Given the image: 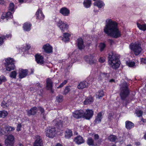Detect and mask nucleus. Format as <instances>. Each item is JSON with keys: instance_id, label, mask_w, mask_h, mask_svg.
I'll list each match as a JSON object with an SVG mask.
<instances>
[{"instance_id": "nucleus-1", "label": "nucleus", "mask_w": 146, "mask_h": 146, "mask_svg": "<svg viewBox=\"0 0 146 146\" xmlns=\"http://www.w3.org/2000/svg\"><path fill=\"white\" fill-rule=\"evenodd\" d=\"M104 31L108 36L114 38L120 37L121 35L118 28V23L110 19H107L106 20Z\"/></svg>"}, {"instance_id": "nucleus-2", "label": "nucleus", "mask_w": 146, "mask_h": 146, "mask_svg": "<svg viewBox=\"0 0 146 146\" xmlns=\"http://www.w3.org/2000/svg\"><path fill=\"white\" fill-rule=\"evenodd\" d=\"M109 64L114 69L118 68L120 65V62L115 53L113 52H110L108 57Z\"/></svg>"}, {"instance_id": "nucleus-3", "label": "nucleus", "mask_w": 146, "mask_h": 146, "mask_svg": "<svg viewBox=\"0 0 146 146\" xmlns=\"http://www.w3.org/2000/svg\"><path fill=\"white\" fill-rule=\"evenodd\" d=\"M38 110L41 112L42 117L44 119H45L47 113L44 111L43 108L40 106L38 107V108L35 107L32 108L29 110L28 111V115L29 116L34 115L37 112Z\"/></svg>"}, {"instance_id": "nucleus-4", "label": "nucleus", "mask_w": 146, "mask_h": 146, "mask_svg": "<svg viewBox=\"0 0 146 146\" xmlns=\"http://www.w3.org/2000/svg\"><path fill=\"white\" fill-rule=\"evenodd\" d=\"M121 92L120 96L122 99L124 100L129 94L127 84L125 82H123L120 85Z\"/></svg>"}, {"instance_id": "nucleus-5", "label": "nucleus", "mask_w": 146, "mask_h": 146, "mask_svg": "<svg viewBox=\"0 0 146 146\" xmlns=\"http://www.w3.org/2000/svg\"><path fill=\"white\" fill-rule=\"evenodd\" d=\"M130 48L133 51L136 55H138L141 52L142 49L141 44L139 43H132L129 45Z\"/></svg>"}, {"instance_id": "nucleus-6", "label": "nucleus", "mask_w": 146, "mask_h": 146, "mask_svg": "<svg viewBox=\"0 0 146 146\" xmlns=\"http://www.w3.org/2000/svg\"><path fill=\"white\" fill-rule=\"evenodd\" d=\"M5 64L7 70L10 71L15 69V65L13 59L8 58L5 60Z\"/></svg>"}, {"instance_id": "nucleus-7", "label": "nucleus", "mask_w": 146, "mask_h": 146, "mask_svg": "<svg viewBox=\"0 0 146 146\" xmlns=\"http://www.w3.org/2000/svg\"><path fill=\"white\" fill-rule=\"evenodd\" d=\"M55 22L57 26L60 28L62 32L65 31L68 27V25L67 23L59 19L56 18Z\"/></svg>"}, {"instance_id": "nucleus-8", "label": "nucleus", "mask_w": 146, "mask_h": 146, "mask_svg": "<svg viewBox=\"0 0 146 146\" xmlns=\"http://www.w3.org/2000/svg\"><path fill=\"white\" fill-rule=\"evenodd\" d=\"M56 129L54 128L49 127L47 128L46 131V135L50 138H53L55 135L56 133Z\"/></svg>"}, {"instance_id": "nucleus-9", "label": "nucleus", "mask_w": 146, "mask_h": 146, "mask_svg": "<svg viewBox=\"0 0 146 146\" xmlns=\"http://www.w3.org/2000/svg\"><path fill=\"white\" fill-rule=\"evenodd\" d=\"M15 128L9 126H5V127L0 129V133L4 134L6 133H9L10 131L15 130Z\"/></svg>"}, {"instance_id": "nucleus-10", "label": "nucleus", "mask_w": 146, "mask_h": 146, "mask_svg": "<svg viewBox=\"0 0 146 146\" xmlns=\"http://www.w3.org/2000/svg\"><path fill=\"white\" fill-rule=\"evenodd\" d=\"M35 141L34 143V146H42L43 141L41 137L38 135L35 136Z\"/></svg>"}, {"instance_id": "nucleus-11", "label": "nucleus", "mask_w": 146, "mask_h": 146, "mask_svg": "<svg viewBox=\"0 0 146 146\" xmlns=\"http://www.w3.org/2000/svg\"><path fill=\"white\" fill-rule=\"evenodd\" d=\"M84 111L82 110H76L73 112L72 115L73 117L77 119L83 117Z\"/></svg>"}, {"instance_id": "nucleus-12", "label": "nucleus", "mask_w": 146, "mask_h": 146, "mask_svg": "<svg viewBox=\"0 0 146 146\" xmlns=\"http://www.w3.org/2000/svg\"><path fill=\"white\" fill-rule=\"evenodd\" d=\"M84 59L86 61L90 64H93L96 61L94 59V56L92 55L86 56Z\"/></svg>"}, {"instance_id": "nucleus-13", "label": "nucleus", "mask_w": 146, "mask_h": 146, "mask_svg": "<svg viewBox=\"0 0 146 146\" xmlns=\"http://www.w3.org/2000/svg\"><path fill=\"white\" fill-rule=\"evenodd\" d=\"M93 114V111L90 110H87L86 112L84 113L83 117H85L86 119H89L91 118Z\"/></svg>"}, {"instance_id": "nucleus-14", "label": "nucleus", "mask_w": 146, "mask_h": 146, "mask_svg": "<svg viewBox=\"0 0 146 146\" xmlns=\"http://www.w3.org/2000/svg\"><path fill=\"white\" fill-rule=\"evenodd\" d=\"M42 48L44 51L47 53H50L52 52V47L49 44L47 43L44 45Z\"/></svg>"}, {"instance_id": "nucleus-15", "label": "nucleus", "mask_w": 146, "mask_h": 146, "mask_svg": "<svg viewBox=\"0 0 146 146\" xmlns=\"http://www.w3.org/2000/svg\"><path fill=\"white\" fill-rule=\"evenodd\" d=\"M28 74V71L27 70L20 69L19 72V78L22 79L25 77Z\"/></svg>"}, {"instance_id": "nucleus-16", "label": "nucleus", "mask_w": 146, "mask_h": 146, "mask_svg": "<svg viewBox=\"0 0 146 146\" xmlns=\"http://www.w3.org/2000/svg\"><path fill=\"white\" fill-rule=\"evenodd\" d=\"M74 141L77 144L80 145L84 142L83 137L80 136H78L74 138Z\"/></svg>"}, {"instance_id": "nucleus-17", "label": "nucleus", "mask_w": 146, "mask_h": 146, "mask_svg": "<svg viewBox=\"0 0 146 146\" xmlns=\"http://www.w3.org/2000/svg\"><path fill=\"white\" fill-rule=\"evenodd\" d=\"M60 13L64 16H68L70 13L69 10L67 8L64 7L60 10Z\"/></svg>"}, {"instance_id": "nucleus-18", "label": "nucleus", "mask_w": 146, "mask_h": 146, "mask_svg": "<svg viewBox=\"0 0 146 146\" xmlns=\"http://www.w3.org/2000/svg\"><path fill=\"white\" fill-rule=\"evenodd\" d=\"M35 59L38 64H41L44 63L43 57L39 54H37L35 55Z\"/></svg>"}, {"instance_id": "nucleus-19", "label": "nucleus", "mask_w": 146, "mask_h": 146, "mask_svg": "<svg viewBox=\"0 0 146 146\" xmlns=\"http://www.w3.org/2000/svg\"><path fill=\"white\" fill-rule=\"evenodd\" d=\"M141 20H139L137 22V27L140 30L145 31L146 30V24H141Z\"/></svg>"}, {"instance_id": "nucleus-20", "label": "nucleus", "mask_w": 146, "mask_h": 146, "mask_svg": "<svg viewBox=\"0 0 146 146\" xmlns=\"http://www.w3.org/2000/svg\"><path fill=\"white\" fill-rule=\"evenodd\" d=\"M77 44L79 49L82 50L84 47V46L83 43V41L81 38H79L77 39Z\"/></svg>"}, {"instance_id": "nucleus-21", "label": "nucleus", "mask_w": 146, "mask_h": 146, "mask_svg": "<svg viewBox=\"0 0 146 146\" xmlns=\"http://www.w3.org/2000/svg\"><path fill=\"white\" fill-rule=\"evenodd\" d=\"M46 87L47 89L51 90L52 92L53 91L52 90V82L51 79L48 78L46 80Z\"/></svg>"}, {"instance_id": "nucleus-22", "label": "nucleus", "mask_w": 146, "mask_h": 146, "mask_svg": "<svg viewBox=\"0 0 146 146\" xmlns=\"http://www.w3.org/2000/svg\"><path fill=\"white\" fill-rule=\"evenodd\" d=\"M31 25L29 23L26 22L24 23L23 26V29L25 31H29L31 29Z\"/></svg>"}, {"instance_id": "nucleus-23", "label": "nucleus", "mask_w": 146, "mask_h": 146, "mask_svg": "<svg viewBox=\"0 0 146 146\" xmlns=\"http://www.w3.org/2000/svg\"><path fill=\"white\" fill-rule=\"evenodd\" d=\"M36 15L37 18L39 19L42 20L44 19V16L40 9H38V10Z\"/></svg>"}, {"instance_id": "nucleus-24", "label": "nucleus", "mask_w": 146, "mask_h": 146, "mask_svg": "<svg viewBox=\"0 0 146 146\" xmlns=\"http://www.w3.org/2000/svg\"><path fill=\"white\" fill-rule=\"evenodd\" d=\"M94 6H97L99 8H101L104 7L105 4L102 1L99 0L95 2L94 3Z\"/></svg>"}, {"instance_id": "nucleus-25", "label": "nucleus", "mask_w": 146, "mask_h": 146, "mask_svg": "<svg viewBox=\"0 0 146 146\" xmlns=\"http://www.w3.org/2000/svg\"><path fill=\"white\" fill-rule=\"evenodd\" d=\"M88 86V84L86 81H84L80 82L78 86L79 89H83L86 88Z\"/></svg>"}, {"instance_id": "nucleus-26", "label": "nucleus", "mask_w": 146, "mask_h": 146, "mask_svg": "<svg viewBox=\"0 0 146 146\" xmlns=\"http://www.w3.org/2000/svg\"><path fill=\"white\" fill-rule=\"evenodd\" d=\"M72 135V132L70 129H67L65 131V137L67 139H69Z\"/></svg>"}, {"instance_id": "nucleus-27", "label": "nucleus", "mask_w": 146, "mask_h": 146, "mask_svg": "<svg viewBox=\"0 0 146 146\" xmlns=\"http://www.w3.org/2000/svg\"><path fill=\"white\" fill-rule=\"evenodd\" d=\"M102 115L101 112H99L98 113L95 120V123H99L101 122L102 118Z\"/></svg>"}, {"instance_id": "nucleus-28", "label": "nucleus", "mask_w": 146, "mask_h": 146, "mask_svg": "<svg viewBox=\"0 0 146 146\" xmlns=\"http://www.w3.org/2000/svg\"><path fill=\"white\" fill-rule=\"evenodd\" d=\"M11 104L10 100H8L7 103L3 101L1 104V106L3 108H6L9 107V106H11Z\"/></svg>"}, {"instance_id": "nucleus-29", "label": "nucleus", "mask_w": 146, "mask_h": 146, "mask_svg": "<svg viewBox=\"0 0 146 146\" xmlns=\"http://www.w3.org/2000/svg\"><path fill=\"white\" fill-rule=\"evenodd\" d=\"M61 119L60 118L58 119H55L54 120V122L55 123L56 126H58V128L59 129L60 127L62 126L63 123L61 122Z\"/></svg>"}, {"instance_id": "nucleus-30", "label": "nucleus", "mask_w": 146, "mask_h": 146, "mask_svg": "<svg viewBox=\"0 0 146 146\" xmlns=\"http://www.w3.org/2000/svg\"><path fill=\"white\" fill-rule=\"evenodd\" d=\"M135 63L134 62L131 61H126V65L128 66L129 67H133L134 66L137 65V64L135 65V63H136L137 62H138L137 61H135Z\"/></svg>"}, {"instance_id": "nucleus-31", "label": "nucleus", "mask_w": 146, "mask_h": 146, "mask_svg": "<svg viewBox=\"0 0 146 146\" xmlns=\"http://www.w3.org/2000/svg\"><path fill=\"white\" fill-rule=\"evenodd\" d=\"M70 36V34L67 33H65L63 34V38H62V40L66 42L68 41L69 39V37Z\"/></svg>"}, {"instance_id": "nucleus-32", "label": "nucleus", "mask_w": 146, "mask_h": 146, "mask_svg": "<svg viewBox=\"0 0 146 146\" xmlns=\"http://www.w3.org/2000/svg\"><path fill=\"white\" fill-rule=\"evenodd\" d=\"M134 126V124L129 121H126L125 122V127L128 129H130Z\"/></svg>"}, {"instance_id": "nucleus-33", "label": "nucleus", "mask_w": 146, "mask_h": 146, "mask_svg": "<svg viewBox=\"0 0 146 146\" xmlns=\"http://www.w3.org/2000/svg\"><path fill=\"white\" fill-rule=\"evenodd\" d=\"M11 35L9 34V35H4L3 36L0 37V45H2L3 43L4 40L7 38H11Z\"/></svg>"}, {"instance_id": "nucleus-34", "label": "nucleus", "mask_w": 146, "mask_h": 146, "mask_svg": "<svg viewBox=\"0 0 146 146\" xmlns=\"http://www.w3.org/2000/svg\"><path fill=\"white\" fill-rule=\"evenodd\" d=\"M91 3L90 0H85L84 2V5L86 8H88L90 6Z\"/></svg>"}, {"instance_id": "nucleus-35", "label": "nucleus", "mask_w": 146, "mask_h": 146, "mask_svg": "<svg viewBox=\"0 0 146 146\" xmlns=\"http://www.w3.org/2000/svg\"><path fill=\"white\" fill-rule=\"evenodd\" d=\"M93 101V99L91 97L87 98L84 102V104H91Z\"/></svg>"}, {"instance_id": "nucleus-36", "label": "nucleus", "mask_w": 146, "mask_h": 146, "mask_svg": "<svg viewBox=\"0 0 146 146\" xmlns=\"http://www.w3.org/2000/svg\"><path fill=\"white\" fill-rule=\"evenodd\" d=\"M103 95L104 92L102 90H100L96 93V98H100L102 97Z\"/></svg>"}, {"instance_id": "nucleus-37", "label": "nucleus", "mask_w": 146, "mask_h": 146, "mask_svg": "<svg viewBox=\"0 0 146 146\" xmlns=\"http://www.w3.org/2000/svg\"><path fill=\"white\" fill-rule=\"evenodd\" d=\"M7 112L5 111H0V118H4L8 115Z\"/></svg>"}, {"instance_id": "nucleus-38", "label": "nucleus", "mask_w": 146, "mask_h": 146, "mask_svg": "<svg viewBox=\"0 0 146 146\" xmlns=\"http://www.w3.org/2000/svg\"><path fill=\"white\" fill-rule=\"evenodd\" d=\"M14 143V141L11 140H5V143L7 146H13Z\"/></svg>"}, {"instance_id": "nucleus-39", "label": "nucleus", "mask_w": 146, "mask_h": 146, "mask_svg": "<svg viewBox=\"0 0 146 146\" xmlns=\"http://www.w3.org/2000/svg\"><path fill=\"white\" fill-rule=\"evenodd\" d=\"M108 139L110 141H116L117 139L116 137L114 135H111L110 136Z\"/></svg>"}, {"instance_id": "nucleus-40", "label": "nucleus", "mask_w": 146, "mask_h": 146, "mask_svg": "<svg viewBox=\"0 0 146 146\" xmlns=\"http://www.w3.org/2000/svg\"><path fill=\"white\" fill-rule=\"evenodd\" d=\"M17 73L15 71H13L11 72L10 74V77L16 79Z\"/></svg>"}, {"instance_id": "nucleus-41", "label": "nucleus", "mask_w": 146, "mask_h": 146, "mask_svg": "<svg viewBox=\"0 0 146 146\" xmlns=\"http://www.w3.org/2000/svg\"><path fill=\"white\" fill-rule=\"evenodd\" d=\"M106 76V74L104 73H101L100 75L97 77V79L98 81L102 80V79Z\"/></svg>"}, {"instance_id": "nucleus-42", "label": "nucleus", "mask_w": 146, "mask_h": 146, "mask_svg": "<svg viewBox=\"0 0 146 146\" xmlns=\"http://www.w3.org/2000/svg\"><path fill=\"white\" fill-rule=\"evenodd\" d=\"M87 143L88 144L90 145H94L93 140L90 137L88 138L87 141Z\"/></svg>"}, {"instance_id": "nucleus-43", "label": "nucleus", "mask_w": 146, "mask_h": 146, "mask_svg": "<svg viewBox=\"0 0 146 146\" xmlns=\"http://www.w3.org/2000/svg\"><path fill=\"white\" fill-rule=\"evenodd\" d=\"M7 79L6 77L3 75H1L0 76V84H1L2 82H6Z\"/></svg>"}, {"instance_id": "nucleus-44", "label": "nucleus", "mask_w": 146, "mask_h": 146, "mask_svg": "<svg viewBox=\"0 0 146 146\" xmlns=\"http://www.w3.org/2000/svg\"><path fill=\"white\" fill-rule=\"evenodd\" d=\"M135 113L137 115L138 117L141 116L143 114L142 111L139 110H136Z\"/></svg>"}, {"instance_id": "nucleus-45", "label": "nucleus", "mask_w": 146, "mask_h": 146, "mask_svg": "<svg viewBox=\"0 0 146 146\" xmlns=\"http://www.w3.org/2000/svg\"><path fill=\"white\" fill-rule=\"evenodd\" d=\"M63 100L62 96H58L56 97V101L58 102H61Z\"/></svg>"}, {"instance_id": "nucleus-46", "label": "nucleus", "mask_w": 146, "mask_h": 146, "mask_svg": "<svg viewBox=\"0 0 146 146\" xmlns=\"http://www.w3.org/2000/svg\"><path fill=\"white\" fill-rule=\"evenodd\" d=\"M99 47L100 51H102L106 47V45L104 43H101L100 44Z\"/></svg>"}, {"instance_id": "nucleus-47", "label": "nucleus", "mask_w": 146, "mask_h": 146, "mask_svg": "<svg viewBox=\"0 0 146 146\" xmlns=\"http://www.w3.org/2000/svg\"><path fill=\"white\" fill-rule=\"evenodd\" d=\"M14 5L13 3H10L9 7V10L13 11L14 10Z\"/></svg>"}, {"instance_id": "nucleus-48", "label": "nucleus", "mask_w": 146, "mask_h": 146, "mask_svg": "<svg viewBox=\"0 0 146 146\" xmlns=\"http://www.w3.org/2000/svg\"><path fill=\"white\" fill-rule=\"evenodd\" d=\"M70 86H67L65 88L64 92V94L66 95L68 93L70 90Z\"/></svg>"}, {"instance_id": "nucleus-49", "label": "nucleus", "mask_w": 146, "mask_h": 146, "mask_svg": "<svg viewBox=\"0 0 146 146\" xmlns=\"http://www.w3.org/2000/svg\"><path fill=\"white\" fill-rule=\"evenodd\" d=\"M6 15V16L7 18H12L13 17V16L11 12L9 11L7 13H5Z\"/></svg>"}, {"instance_id": "nucleus-50", "label": "nucleus", "mask_w": 146, "mask_h": 146, "mask_svg": "<svg viewBox=\"0 0 146 146\" xmlns=\"http://www.w3.org/2000/svg\"><path fill=\"white\" fill-rule=\"evenodd\" d=\"M6 140L14 141V138L13 135H10L7 137V139Z\"/></svg>"}, {"instance_id": "nucleus-51", "label": "nucleus", "mask_w": 146, "mask_h": 146, "mask_svg": "<svg viewBox=\"0 0 146 146\" xmlns=\"http://www.w3.org/2000/svg\"><path fill=\"white\" fill-rule=\"evenodd\" d=\"M92 136L94 137V139L96 140H98L99 138V136L98 134H92Z\"/></svg>"}, {"instance_id": "nucleus-52", "label": "nucleus", "mask_w": 146, "mask_h": 146, "mask_svg": "<svg viewBox=\"0 0 146 146\" xmlns=\"http://www.w3.org/2000/svg\"><path fill=\"white\" fill-rule=\"evenodd\" d=\"M99 62L101 63H103L105 61V58L104 57H101L99 59Z\"/></svg>"}, {"instance_id": "nucleus-53", "label": "nucleus", "mask_w": 146, "mask_h": 146, "mask_svg": "<svg viewBox=\"0 0 146 146\" xmlns=\"http://www.w3.org/2000/svg\"><path fill=\"white\" fill-rule=\"evenodd\" d=\"M141 62L142 64H146V58H141Z\"/></svg>"}, {"instance_id": "nucleus-54", "label": "nucleus", "mask_w": 146, "mask_h": 146, "mask_svg": "<svg viewBox=\"0 0 146 146\" xmlns=\"http://www.w3.org/2000/svg\"><path fill=\"white\" fill-rule=\"evenodd\" d=\"M21 124H18L17 127V130L18 131H21Z\"/></svg>"}, {"instance_id": "nucleus-55", "label": "nucleus", "mask_w": 146, "mask_h": 146, "mask_svg": "<svg viewBox=\"0 0 146 146\" xmlns=\"http://www.w3.org/2000/svg\"><path fill=\"white\" fill-rule=\"evenodd\" d=\"M1 18L3 19H4L5 18L7 19L6 17V15L5 14V13H3L2 14V15L1 17Z\"/></svg>"}, {"instance_id": "nucleus-56", "label": "nucleus", "mask_w": 146, "mask_h": 146, "mask_svg": "<svg viewBox=\"0 0 146 146\" xmlns=\"http://www.w3.org/2000/svg\"><path fill=\"white\" fill-rule=\"evenodd\" d=\"M26 46H26V49H29L30 48L31 46L29 44H27L26 45Z\"/></svg>"}, {"instance_id": "nucleus-57", "label": "nucleus", "mask_w": 146, "mask_h": 146, "mask_svg": "<svg viewBox=\"0 0 146 146\" xmlns=\"http://www.w3.org/2000/svg\"><path fill=\"white\" fill-rule=\"evenodd\" d=\"M5 3V1L4 0H0V4H3Z\"/></svg>"}, {"instance_id": "nucleus-58", "label": "nucleus", "mask_w": 146, "mask_h": 146, "mask_svg": "<svg viewBox=\"0 0 146 146\" xmlns=\"http://www.w3.org/2000/svg\"><path fill=\"white\" fill-rule=\"evenodd\" d=\"M64 85L63 84V83H62L60 86L57 87V88H59L62 87Z\"/></svg>"}, {"instance_id": "nucleus-59", "label": "nucleus", "mask_w": 146, "mask_h": 146, "mask_svg": "<svg viewBox=\"0 0 146 146\" xmlns=\"http://www.w3.org/2000/svg\"><path fill=\"white\" fill-rule=\"evenodd\" d=\"M19 2L20 3H23L25 2V0H18Z\"/></svg>"}, {"instance_id": "nucleus-60", "label": "nucleus", "mask_w": 146, "mask_h": 146, "mask_svg": "<svg viewBox=\"0 0 146 146\" xmlns=\"http://www.w3.org/2000/svg\"><path fill=\"white\" fill-rule=\"evenodd\" d=\"M109 42H110L111 44H112L114 43V41L113 40H109Z\"/></svg>"}, {"instance_id": "nucleus-61", "label": "nucleus", "mask_w": 146, "mask_h": 146, "mask_svg": "<svg viewBox=\"0 0 146 146\" xmlns=\"http://www.w3.org/2000/svg\"><path fill=\"white\" fill-rule=\"evenodd\" d=\"M67 80H65L64 81V82H62L63 84L64 85H65V84H66L67 83Z\"/></svg>"}, {"instance_id": "nucleus-62", "label": "nucleus", "mask_w": 146, "mask_h": 146, "mask_svg": "<svg viewBox=\"0 0 146 146\" xmlns=\"http://www.w3.org/2000/svg\"><path fill=\"white\" fill-rule=\"evenodd\" d=\"M55 146H62V145L59 143H57Z\"/></svg>"}, {"instance_id": "nucleus-63", "label": "nucleus", "mask_w": 146, "mask_h": 146, "mask_svg": "<svg viewBox=\"0 0 146 146\" xmlns=\"http://www.w3.org/2000/svg\"><path fill=\"white\" fill-rule=\"evenodd\" d=\"M136 143L137 145H139L140 144L139 142Z\"/></svg>"}, {"instance_id": "nucleus-64", "label": "nucleus", "mask_w": 146, "mask_h": 146, "mask_svg": "<svg viewBox=\"0 0 146 146\" xmlns=\"http://www.w3.org/2000/svg\"><path fill=\"white\" fill-rule=\"evenodd\" d=\"M144 139L146 140V133L144 135Z\"/></svg>"}]
</instances>
